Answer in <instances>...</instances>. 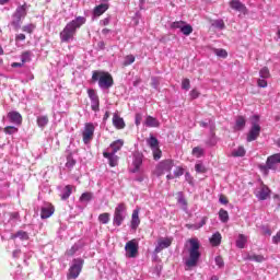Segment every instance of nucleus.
<instances>
[{
  "mask_svg": "<svg viewBox=\"0 0 280 280\" xmlns=\"http://www.w3.org/2000/svg\"><path fill=\"white\" fill-rule=\"evenodd\" d=\"M85 23L86 18L84 16H77L74 20L70 21L59 34L61 43H72L78 30Z\"/></svg>",
  "mask_w": 280,
  "mask_h": 280,
  "instance_id": "f257e3e1",
  "label": "nucleus"
},
{
  "mask_svg": "<svg viewBox=\"0 0 280 280\" xmlns=\"http://www.w3.org/2000/svg\"><path fill=\"white\" fill-rule=\"evenodd\" d=\"M188 258L185 259L186 268H196L198 261H200V241L197 237L188 240Z\"/></svg>",
  "mask_w": 280,
  "mask_h": 280,
  "instance_id": "f03ea898",
  "label": "nucleus"
},
{
  "mask_svg": "<svg viewBox=\"0 0 280 280\" xmlns=\"http://www.w3.org/2000/svg\"><path fill=\"white\" fill-rule=\"evenodd\" d=\"M93 82H98V88L102 91H108V89L113 88L115 81L113 80V75L108 72L95 70L92 73Z\"/></svg>",
  "mask_w": 280,
  "mask_h": 280,
  "instance_id": "7ed1b4c3",
  "label": "nucleus"
},
{
  "mask_svg": "<svg viewBox=\"0 0 280 280\" xmlns=\"http://www.w3.org/2000/svg\"><path fill=\"white\" fill-rule=\"evenodd\" d=\"M174 168V160L166 159L159 162L154 170L152 171V174L156 176L158 178H161V176H165V174H170L172 170Z\"/></svg>",
  "mask_w": 280,
  "mask_h": 280,
  "instance_id": "20e7f679",
  "label": "nucleus"
},
{
  "mask_svg": "<svg viewBox=\"0 0 280 280\" xmlns=\"http://www.w3.org/2000/svg\"><path fill=\"white\" fill-rule=\"evenodd\" d=\"M19 220V212H5L3 215L0 214V231H10L16 221Z\"/></svg>",
  "mask_w": 280,
  "mask_h": 280,
  "instance_id": "39448f33",
  "label": "nucleus"
},
{
  "mask_svg": "<svg viewBox=\"0 0 280 280\" xmlns=\"http://www.w3.org/2000/svg\"><path fill=\"white\" fill-rule=\"evenodd\" d=\"M83 267H84V259L74 258L70 264L67 279H78V277H80V272H82Z\"/></svg>",
  "mask_w": 280,
  "mask_h": 280,
  "instance_id": "423d86ee",
  "label": "nucleus"
},
{
  "mask_svg": "<svg viewBox=\"0 0 280 280\" xmlns=\"http://www.w3.org/2000/svg\"><path fill=\"white\" fill-rule=\"evenodd\" d=\"M254 121H252V127L247 133V142L257 141L259 135H261V126H259V116H253Z\"/></svg>",
  "mask_w": 280,
  "mask_h": 280,
  "instance_id": "0eeeda50",
  "label": "nucleus"
},
{
  "mask_svg": "<svg viewBox=\"0 0 280 280\" xmlns=\"http://www.w3.org/2000/svg\"><path fill=\"white\" fill-rule=\"evenodd\" d=\"M126 220V203H119L115 208L113 224L114 226H121Z\"/></svg>",
  "mask_w": 280,
  "mask_h": 280,
  "instance_id": "6e6552de",
  "label": "nucleus"
},
{
  "mask_svg": "<svg viewBox=\"0 0 280 280\" xmlns=\"http://www.w3.org/2000/svg\"><path fill=\"white\" fill-rule=\"evenodd\" d=\"M280 163V153H276L273 155H270L267 159L266 164L260 165L261 172L268 173V170H277V166Z\"/></svg>",
  "mask_w": 280,
  "mask_h": 280,
  "instance_id": "1a4fd4ad",
  "label": "nucleus"
},
{
  "mask_svg": "<svg viewBox=\"0 0 280 280\" xmlns=\"http://www.w3.org/2000/svg\"><path fill=\"white\" fill-rule=\"evenodd\" d=\"M93 135H95V126L93 122H86L82 132L83 143H85V145L91 143Z\"/></svg>",
  "mask_w": 280,
  "mask_h": 280,
  "instance_id": "9d476101",
  "label": "nucleus"
},
{
  "mask_svg": "<svg viewBox=\"0 0 280 280\" xmlns=\"http://www.w3.org/2000/svg\"><path fill=\"white\" fill-rule=\"evenodd\" d=\"M148 145L151 148L153 152V159L154 161H159L162 156L161 149H159V139L156 137L151 136L150 139L148 140Z\"/></svg>",
  "mask_w": 280,
  "mask_h": 280,
  "instance_id": "9b49d317",
  "label": "nucleus"
},
{
  "mask_svg": "<svg viewBox=\"0 0 280 280\" xmlns=\"http://www.w3.org/2000/svg\"><path fill=\"white\" fill-rule=\"evenodd\" d=\"M88 95L91 101V108L94 113H100V96L97 92L93 89L88 90Z\"/></svg>",
  "mask_w": 280,
  "mask_h": 280,
  "instance_id": "f8f14e48",
  "label": "nucleus"
},
{
  "mask_svg": "<svg viewBox=\"0 0 280 280\" xmlns=\"http://www.w3.org/2000/svg\"><path fill=\"white\" fill-rule=\"evenodd\" d=\"M125 250L127 253V257L135 258L137 257V254L139 253V244L136 240H131L126 243Z\"/></svg>",
  "mask_w": 280,
  "mask_h": 280,
  "instance_id": "ddd939ff",
  "label": "nucleus"
},
{
  "mask_svg": "<svg viewBox=\"0 0 280 280\" xmlns=\"http://www.w3.org/2000/svg\"><path fill=\"white\" fill-rule=\"evenodd\" d=\"M54 206L51 203H44L40 209V218L42 220H47V218H51L54 215Z\"/></svg>",
  "mask_w": 280,
  "mask_h": 280,
  "instance_id": "4468645a",
  "label": "nucleus"
},
{
  "mask_svg": "<svg viewBox=\"0 0 280 280\" xmlns=\"http://www.w3.org/2000/svg\"><path fill=\"white\" fill-rule=\"evenodd\" d=\"M104 159H107L109 161L110 167H117V163L119 161V156H117L115 153H110V149H106L103 152Z\"/></svg>",
  "mask_w": 280,
  "mask_h": 280,
  "instance_id": "2eb2a0df",
  "label": "nucleus"
},
{
  "mask_svg": "<svg viewBox=\"0 0 280 280\" xmlns=\"http://www.w3.org/2000/svg\"><path fill=\"white\" fill-rule=\"evenodd\" d=\"M255 195L259 200H268L270 197V188H268L266 185H262L259 190L255 192Z\"/></svg>",
  "mask_w": 280,
  "mask_h": 280,
  "instance_id": "dca6fc26",
  "label": "nucleus"
},
{
  "mask_svg": "<svg viewBox=\"0 0 280 280\" xmlns=\"http://www.w3.org/2000/svg\"><path fill=\"white\" fill-rule=\"evenodd\" d=\"M81 248H84V242L78 241L72 245L70 249L66 252L67 257H73V255H78Z\"/></svg>",
  "mask_w": 280,
  "mask_h": 280,
  "instance_id": "f3484780",
  "label": "nucleus"
},
{
  "mask_svg": "<svg viewBox=\"0 0 280 280\" xmlns=\"http://www.w3.org/2000/svg\"><path fill=\"white\" fill-rule=\"evenodd\" d=\"M8 119L11 124H14L15 126H21L23 121V117L19 114V112H9Z\"/></svg>",
  "mask_w": 280,
  "mask_h": 280,
  "instance_id": "a211bd4d",
  "label": "nucleus"
},
{
  "mask_svg": "<svg viewBox=\"0 0 280 280\" xmlns=\"http://www.w3.org/2000/svg\"><path fill=\"white\" fill-rule=\"evenodd\" d=\"M230 8L236 12H242L243 14L246 12V5L240 0H231Z\"/></svg>",
  "mask_w": 280,
  "mask_h": 280,
  "instance_id": "6ab92c4d",
  "label": "nucleus"
},
{
  "mask_svg": "<svg viewBox=\"0 0 280 280\" xmlns=\"http://www.w3.org/2000/svg\"><path fill=\"white\" fill-rule=\"evenodd\" d=\"M244 259L245 261H256V264H261L262 261H266V258L262 255L250 253L245 254Z\"/></svg>",
  "mask_w": 280,
  "mask_h": 280,
  "instance_id": "aec40b11",
  "label": "nucleus"
},
{
  "mask_svg": "<svg viewBox=\"0 0 280 280\" xmlns=\"http://www.w3.org/2000/svg\"><path fill=\"white\" fill-rule=\"evenodd\" d=\"M141 224V219H139V209L132 211L131 214V229L132 231H137L139 225Z\"/></svg>",
  "mask_w": 280,
  "mask_h": 280,
  "instance_id": "412c9836",
  "label": "nucleus"
},
{
  "mask_svg": "<svg viewBox=\"0 0 280 280\" xmlns=\"http://www.w3.org/2000/svg\"><path fill=\"white\" fill-rule=\"evenodd\" d=\"M121 148H124V140L118 139L116 141L112 142L107 150H109V153H112V154H117V152H119V150H121Z\"/></svg>",
  "mask_w": 280,
  "mask_h": 280,
  "instance_id": "4be33fe9",
  "label": "nucleus"
},
{
  "mask_svg": "<svg viewBox=\"0 0 280 280\" xmlns=\"http://www.w3.org/2000/svg\"><path fill=\"white\" fill-rule=\"evenodd\" d=\"M170 246H172V238H163L159 241L158 246L154 249V253H161V250L170 248Z\"/></svg>",
  "mask_w": 280,
  "mask_h": 280,
  "instance_id": "5701e85b",
  "label": "nucleus"
},
{
  "mask_svg": "<svg viewBox=\"0 0 280 280\" xmlns=\"http://www.w3.org/2000/svg\"><path fill=\"white\" fill-rule=\"evenodd\" d=\"M113 125L117 130H124L126 128V122L124 121V118L119 117V115L115 114L113 116Z\"/></svg>",
  "mask_w": 280,
  "mask_h": 280,
  "instance_id": "b1692460",
  "label": "nucleus"
},
{
  "mask_svg": "<svg viewBox=\"0 0 280 280\" xmlns=\"http://www.w3.org/2000/svg\"><path fill=\"white\" fill-rule=\"evenodd\" d=\"M13 14L20 19H25L27 16V4L19 5Z\"/></svg>",
  "mask_w": 280,
  "mask_h": 280,
  "instance_id": "393cba45",
  "label": "nucleus"
},
{
  "mask_svg": "<svg viewBox=\"0 0 280 280\" xmlns=\"http://www.w3.org/2000/svg\"><path fill=\"white\" fill-rule=\"evenodd\" d=\"M9 25H12L15 30H20L21 25H23V18H19V15L13 13Z\"/></svg>",
  "mask_w": 280,
  "mask_h": 280,
  "instance_id": "a878e982",
  "label": "nucleus"
},
{
  "mask_svg": "<svg viewBox=\"0 0 280 280\" xmlns=\"http://www.w3.org/2000/svg\"><path fill=\"white\" fill-rule=\"evenodd\" d=\"M141 165H143V155L136 154L133 155V170L132 172L136 173L141 168Z\"/></svg>",
  "mask_w": 280,
  "mask_h": 280,
  "instance_id": "bb28decb",
  "label": "nucleus"
},
{
  "mask_svg": "<svg viewBox=\"0 0 280 280\" xmlns=\"http://www.w3.org/2000/svg\"><path fill=\"white\" fill-rule=\"evenodd\" d=\"M106 10H108V3H101L94 8L93 14L94 16H102Z\"/></svg>",
  "mask_w": 280,
  "mask_h": 280,
  "instance_id": "cd10ccee",
  "label": "nucleus"
},
{
  "mask_svg": "<svg viewBox=\"0 0 280 280\" xmlns=\"http://www.w3.org/2000/svg\"><path fill=\"white\" fill-rule=\"evenodd\" d=\"M177 203L180 206L183 211L187 212V199H185L183 191L177 192Z\"/></svg>",
  "mask_w": 280,
  "mask_h": 280,
  "instance_id": "c85d7f7f",
  "label": "nucleus"
},
{
  "mask_svg": "<svg viewBox=\"0 0 280 280\" xmlns=\"http://www.w3.org/2000/svg\"><path fill=\"white\" fill-rule=\"evenodd\" d=\"M72 191H73V186L71 185L66 186L61 191V200H68Z\"/></svg>",
  "mask_w": 280,
  "mask_h": 280,
  "instance_id": "c756f323",
  "label": "nucleus"
},
{
  "mask_svg": "<svg viewBox=\"0 0 280 280\" xmlns=\"http://www.w3.org/2000/svg\"><path fill=\"white\" fill-rule=\"evenodd\" d=\"M221 243H222V234H220V232L214 233L210 238V244H212V246H220Z\"/></svg>",
  "mask_w": 280,
  "mask_h": 280,
  "instance_id": "7c9ffc66",
  "label": "nucleus"
},
{
  "mask_svg": "<svg viewBox=\"0 0 280 280\" xmlns=\"http://www.w3.org/2000/svg\"><path fill=\"white\" fill-rule=\"evenodd\" d=\"M246 242H248V237L244 234H240L237 240H236V247L237 248H245Z\"/></svg>",
  "mask_w": 280,
  "mask_h": 280,
  "instance_id": "2f4dec72",
  "label": "nucleus"
},
{
  "mask_svg": "<svg viewBox=\"0 0 280 280\" xmlns=\"http://www.w3.org/2000/svg\"><path fill=\"white\" fill-rule=\"evenodd\" d=\"M231 156L234 159H237L240 156H246V149L244 147H238L237 149H234L231 153Z\"/></svg>",
  "mask_w": 280,
  "mask_h": 280,
  "instance_id": "473e14b6",
  "label": "nucleus"
},
{
  "mask_svg": "<svg viewBox=\"0 0 280 280\" xmlns=\"http://www.w3.org/2000/svg\"><path fill=\"white\" fill-rule=\"evenodd\" d=\"M145 126H148V128H159V120L152 116H148L145 119Z\"/></svg>",
  "mask_w": 280,
  "mask_h": 280,
  "instance_id": "72a5a7b5",
  "label": "nucleus"
},
{
  "mask_svg": "<svg viewBox=\"0 0 280 280\" xmlns=\"http://www.w3.org/2000/svg\"><path fill=\"white\" fill-rule=\"evenodd\" d=\"M245 126H246V119H244V116H238L235 122V130H243Z\"/></svg>",
  "mask_w": 280,
  "mask_h": 280,
  "instance_id": "f704fd0d",
  "label": "nucleus"
},
{
  "mask_svg": "<svg viewBox=\"0 0 280 280\" xmlns=\"http://www.w3.org/2000/svg\"><path fill=\"white\" fill-rule=\"evenodd\" d=\"M8 183L3 179H0V198H5V194H8Z\"/></svg>",
  "mask_w": 280,
  "mask_h": 280,
  "instance_id": "c9c22d12",
  "label": "nucleus"
},
{
  "mask_svg": "<svg viewBox=\"0 0 280 280\" xmlns=\"http://www.w3.org/2000/svg\"><path fill=\"white\" fill-rule=\"evenodd\" d=\"M219 220L223 222V224H226L229 222V211L224 209H220L219 211Z\"/></svg>",
  "mask_w": 280,
  "mask_h": 280,
  "instance_id": "e433bc0d",
  "label": "nucleus"
},
{
  "mask_svg": "<svg viewBox=\"0 0 280 280\" xmlns=\"http://www.w3.org/2000/svg\"><path fill=\"white\" fill-rule=\"evenodd\" d=\"M11 237L13 240L18 237L19 240H22V241L30 240V235L27 234V232H24V231H19L18 233L13 234Z\"/></svg>",
  "mask_w": 280,
  "mask_h": 280,
  "instance_id": "4c0bfd02",
  "label": "nucleus"
},
{
  "mask_svg": "<svg viewBox=\"0 0 280 280\" xmlns=\"http://www.w3.org/2000/svg\"><path fill=\"white\" fill-rule=\"evenodd\" d=\"M49 124V118L47 116H38L37 117V126L39 128H45Z\"/></svg>",
  "mask_w": 280,
  "mask_h": 280,
  "instance_id": "58836bf2",
  "label": "nucleus"
},
{
  "mask_svg": "<svg viewBox=\"0 0 280 280\" xmlns=\"http://www.w3.org/2000/svg\"><path fill=\"white\" fill-rule=\"evenodd\" d=\"M192 156H195L196 159H201V156H205V149H202L201 147H195L192 149Z\"/></svg>",
  "mask_w": 280,
  "mask_h": 280,
  "instance_id": "ea45409f",
  "label": "nucleus"
},
{
  "mask_svg": "<svg viewBox=\"0 0 280 280\" xmlns=\"http://www.w3.org/2000/svg\"><path fill=\"white\" fill-rule=\"evenodd\" d=\"M180 32L184 34V36H189L194 32V27L185 22Z\"/></svg>",
  "mask_w": 280,
  "mask_h": 280,
  "instance_id": "a19ab883",
  "label": "nucleus"
},
{
  "mask_svg": "<svg viewBox=\"0 0 280 280\" xmlns=\"http://www.w3.org/2000/svg\"><path fill=\"white\" fill-rule=\"evenodd\" d=\"M21 60H22L23 65H25V62H31L32 61V51L26 50V51L22 52Z\"/></svg>",
  "mask_w": 280,
  "mask_h": 280,
  "instance_id": "79ce46f5",
  "label": "nucleus"
},
{
  "mask_svg": "<svg viewBox=\"0 0 280 280\" xmlns=\"http://www.w3.org/2000/svg\"><path fill=\"white\" fill-rule=\"evenodd\" d=\"M98 221L101 224H108V222H110V214L107 212L100 214Z\"/></svg>",
  "mask_w": 280,
  "mask_h": 280,
  "instance_id": "37998d69",
  "label": "nucleus"
},
{
  "mask_svg": "<svg viewBox=\"0 0 280 280\" xmlns=\"http://www.w3.org/2000/svg\"><path fill=\"white\" fill-rule=\"evenodd\" d=\"M135 60H136L135 55H128L125 57L122 65L124 67H130V65H132Z\"/></svg>",
  "mask_w": 280,
  "mask_h": 280,
  "instance_id": "c03bdc74",
  "label": "nucleus"
},
{
  "mask_svg": "<svg viewBox=\"0 0 280 280\" xmlns=\"http://www.w3.org/2000/svg\"><path fill=\"white\" fill-rule=\"evenodd\" d=\"M185 21H176L171 24V30H179L182 32L183 26L185 25Z\"/></svg>",
  "mask_w": 280,
  "mask_h": 280,
  "instance_id": "a18cd8bd",
  "label": "nucleus"
},
{
  "mask_svg": "<svg viewBox=\"0 0 280 280\" xmlns=\"http://www.w3.org/2000/svg\"><path fill=\"white\" fill-rule=\"evenodd\" d=\"M74 165H75V160L73 159V155L69 154L67 156L66 167H68V170H72Z\"/></svg>",
  "mask_w": 280,
  "mask_h": 280,
  "instance_id": "49530a36",
  "label": "nucleus"
},
{
  "mask_svg": "<svg viewBox=\"0 0 280 280\" xmlns=\"http://www.w3.org/2000/svg\"><path fill=\"white\" fill-rule=\"evenodd\" d=\"M259 75H260V78L268 80V78H270V70L268 69V67H264L259 71Z\"/></svg>",
  "mask_w": 280,
  "mask_h": 280,
  "instance_id": "de8ad7c7",
  "label": "nucleus"
},
{
  "mask_svg": "<svg viewBox=\"0 0 280 280\" xmlns=\"http://www.w3.org/2000/svg\"><path fill=\"white\" fill-rule=\"evenodd\" d=\"M93 194L91 192H83L80 197L81 202H90L92 200Z\"/></svg>",
  "mask_w": 280,
  "mask_h": 280,
  "instance_id": "09e8293b",
  "label": "nucleus"
},
{
  "mask_svg": "<svg viewBox=\"0 0 280 280\" xmlns=\"http://www.w3.org/2000/svg\"><path fill=\"white\" fill-rule=\"evenodd\" d=\"M4 132L5 135H16V132H19V128L14 126H8L4 128Z\"/></svg>",
  "mask_w": 280,
  "mask_h": 280,
  "instance_id": "8fccbe9b",
  "label": "nucleus"
},
{
  "mask_svg": "<svg viewBox=\"0 0 280 280\" xmlns=\"http://www.w3.org/2000/svg\"><path fill=\"white\" fill-rule=\"evenodd\" d=\"M214 54L215 56H218L219 58H226V56H229V52H226L225 49H214Z\"/></svg>",
  "mask_w": 280,
  "mask_h": 280,
  "instance_id": "3c124183",
  "label": "nucleus"
},
{
  "mask_svg": "<svg viewBox=\"0 0 280 280\" xmlns=\"http://www.w3.org/2000/svg\"><path fill=\"white\" fill-rule=\"evenodd\" d=\"M195 171L198 173V174H205V172H207V168L205 167V165L202 163H197L195 165Z\"/></svg>",
  "mask_w": 280,
  "mask_h": 280,
  "instance_id": "603ef678",
  "label": "nucleus"
},
{
  "mask_svg": "<svg viewBox=\"0 0 280 280\" xmlns=\"http://www.w3.org/2000/svg\"><path fill=\"white\" fill-rule=\"evenodd\" d=\"M182 89L184 91H189V89H191V82L189 81V79H184L182 81Z\"/></svg>",
  "mask_w": 280,
  "mask_h": 280,
  "instance_id": "864d4df0",
  "label": "nucleus"
},
{
  "mask_svg": "<svg viewBox=\"0 0 280 280\" xmlns=\"http://www.w3.org/2000/svg\"><path fill=\"white\" fill-rule=\"evenodd\" d=\"M183 174H185V168L177 166L176 170L174 171L175 178H180V176H183Z\"/></svg>",
  "mask_w": 280,
  "mask_h": 280,
  "instance_id": "5fc2aeb1",
  "label": "nucleus"
},
{
  "mask_svg": "<svg viewBox=\"0 0 280 280\" xmlns=\"http://www.w3.org/2000/svg\"><path fill=\"white\" fill-rule=\"evenodd\" d=\"M34 24H27L25 26H23L22 31L26 32V34H32V32H34Z\"/></svg>",
  "mask_w": 280,
  "mask_h": 280,
  "instance_id": "6e6d98bb",
  "label": "nucleus"
},
{
  "mask_svg": "<svg viewBox=\"0 0 280 280\" xmlns=\"http://www.w3.org/2000/svg\"><path fill=\"white\" fill-rule=\"evenodd\" d=\"M200 97V92L197 89H192L190 91V98L191 100H198Z\"/></svg>",
  "mask_w": 280,
  "mask_h": 280,
  "instance_id": "4d7b16f0",
  "label": "nucleus"
},
{
  "mask_svg": "<svg viewBox=\"0 0 280 280\" xmlns=\"http://www.w3.org/2000/svg\"><path fill=\"white\" fill-rule=\"evenodd\" d=\"M214 261H215V265L219 267V268H224V259L221 258V256H217L214 258Z\"/></svg>",
  "mask_w": 280,
  "mask_h": 280,
  "instance_id": "13d9d810",
  "label": "nucleus"
},
{
  "mask_svg": "<svg viewBox=\"0 0 280 280\" xmlns=\"http://www.w3.org/2000/svg\"><path fill=\"white\" fill-rule=\"evenodd\" d=\"M257 85H258L260 89H266V86H268V81H266V79H264V78L258 79Z\"/></svg>",
  "mask_w": 280,
  "mask_h": 280,
  "instance_id": "bf43d9fd",
  "label": "nucleus"
},
{
  "mask_svg": "<svg viewBox=\"0 0 280 280\" xmlns=\"http://www.w3.org/2000/svg\"><path fill=\"white\" fill-rule=\"evenodd\" d=\"M214 27H217L218 30H224L225 25H224V21L222 20H217L213 24Z\"/></svg>",
  "mask_w": 280,
  "mask_h": 280,
  "instance_id": "052dcab7",
  "label": "nucleus"
},
{
  "mask_svg": "<svg viewBox=\"0 0 280 280\" xmlns=\"http://www.w3.org/2000/svg\"><path fill=\"white\" fill-rule=\"evenodd\" d=\"M215 143H218V140H215V133L212 132L208 145H215Z\"/></svg>",
  "mask_w": 280,
  "mask_h": 280,
  "instance_id": "680f3d73",
  "label": "nucleus"
},
{
  "mask_svg": "<svg viewBox=\"0 0 280 280\" xmlns=\"http://www.w3.org/2000/svg\"><path fill=\"white\" fill-rule=\"evenodd\" d=\"M273 244H280V231L272 237Z\"/></svg>",
  "mask_w": 280,
  "mask_h": 280,
  "instance_id": "e2e57ef3",
  "label": "nucleus"
},
{
  "mask_svg": "<svg viewBox=\"0 0 280 280\" xmlns=\"http://www.w3.org/2000/svg\"><path fill=\"white\" fill-rule=\"evenodd\" d=\"M207 224V217H203L199 223H197V229H202Z\"/></svg>",
  "mask_w": 280,
  "mask_h": 280,
  "instance_id": "0e129e2a",
  "label": "nucleus"
},
{
  "mask_svg": "<svg viewBox=\"0 0 280 280\" xmlns=\"http://www.w3.org/2000/svg\"><path fill=\"white\" fill-rule=\"evenodd\" d=\"M153 89H159V79L156 77H153L151 79Z\"/></svg>",
  "mask_w": 280,
  "mask_h": 280,
  "instance_id": "69168bd1",
  "label": "nucleus"
},
{
  "mask_svg": "<svg viewBox=\"0 0 280 280\" xmlns=\"http://www.w3.org/2000/svg\"><path fill=\"white\" fill-rule=\"evenodd\" d=\"M100 23H101V25L106 26V25H108L110 23V18H105L104 20H101Z\"/></svg>",
  "mask_w": 280,
  "mask_h": 280,
  "instance_id": "338daca9",
  "label": "nucleus"
},
{
  "mask_svg": "<svg viewBox=\"0 0 280 280\" xmlns=\"http://www.w3.org/2000/svg\"><path fill=\"white\" fill-rule=\"evenodd\" d=\"M261 230H262L265 235H269V236L272 235V231H270L268 228L262 226Z\"/></svg>",
  "mask_w": 280,
  "mask_h": 280,
  "instance_id": "774afa93",
  "label": "nucleus"
}]
</instances>
